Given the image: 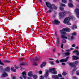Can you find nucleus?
Returning <instances> with one entry per match:
<instances>
[{"label": "nucleus", "instance_id": "nucleus-35", "mask_svg": "<svg viewBox=\"0 0 79 79\" xmlns=\"http://www.w3.org/2000/svg\"><path fill=\"white\" fill-rule=\"evenodd\" d=\"M14 67L16 68V69H18V68H19V67H17L16 65H14Z\"/></svg>", "mask_w": 79, "mask_h": 79}, {"label": "nucleus", "instance_id": "nucleus-61", "mask_svg": "<svg viewBox=\"0 0 79 79\" xmlns=\"http://www.w3.org/2000/svg\"><path fill=\"white\" fill-rule=\"evenodd\" d=\"M24 64H21V66H22V65H24Z\"/></svg>", "mask_w": 79, "mask_h": 79}, {"label": "nucleus", "instance_id": "nucleus-16", "mask_svg": "<svg viewBox=\"0 0 79 79\" xmlns=\"http://www.w3.org/2000/svg\"><path fill=\"white\" fill-rule=\"evenodd\" d=\"M63 54L64 55H66V56H68V55H70V53L69 52L64 53Z\"/></svg>", "mask_w": 79, "mask_h": 79}, {"label": "nucleus", "instance_id": "nucleus-33", "mask_svg": "<svg viewBox=\"0 0 79 79\" xmlns=\"http://www.w3.org/2000/svg\"><path fill=\"white\" fill-rule=\"evenodd\" d=\"M64 9L63 8V7H60V10L63 11V10Z\"/></svg>", "mask_w": 79, "mask_h": 79}, {"label": "nucleus", "instance_id": "nucleus-38", "mask_svg": "<svg viewBox=\"0 0 79 79\" xmlns=\"http://www.w3.org/2000/svg\"><path fill=\"white\" fill-rule=\"evenodd\" d=\"M3 68L2 66H0V70H2V69H3Z\"/></svg>", "mask_w": 79, "mask_h": 79}, {"label": "nucleus", "instance_id": "nucleus-9", "mask_svg": "<svg viewBox=\"0 0 79 79\" xmlns=\"http://www.w3.org/2000/svg\"><path fill=\"white\" fill-rule=\"evenodd\" d=\"M77 34V33H76V32H74L73 33H72V36L71 37V39L72 40H73L74 39L73 36H75V35H76Z\"/></svg>", "mask_w": 79, "mask_h": 79}, {"label": "nucleus", "instance_id": "nucleus-8", "mask_svg": "<svg viewBox=\"0 0 79 79\" xmlns=\"http://www.w3.org/2000/svg\"><path fill=\"white\" fill-rule=\"evenodd\" d=\"M68 13V12L65 11L64 12H63L60 14V16L61 17H64L66 15V14Z\"/></svg>", "mask_w": 79, "mask_h": 79}, {"label": "nucleus", "instance_id": "nucleus-48", "mask_svg": "<svg viewBox=\"0 0 79 79\" xmlns=\"http://www.w3.org/2000/svg\"><path fill=\"white\" fill-rule=\"evenodd\" d=\"M48 12H49V13H51V12H52V10L50 9L48 11Z\"/></svg>", "mask_w": 79, "mask_h": 79}, {"label": "nucleus", "instance_id": "nucleus-34", "mask_svg": "<svg viewBox=\"0 0 79 79\" xmlns=\"http://www.w3.org/2000/svg\"><path fill=\"white\" fill-rule=\"evenodd\" d=\"M76 74L77 75H78V76H79V70L77 71Z\"/></svg>", "mask_w": 79, "mask_h": 79}, {"label": "nucleus", "instance_id": "nucleus-32", "mask_svg": "<svg viewBox=\"0 0 79 79\" xmlns=\"http://www.w3.org/2000/svg\"><path fill=\"white\" fill-rule=\"evenodd\" d=\"M60 6H66V5H65V4H61L60 5Z\"/></svg>", "mask_w": 79, "mask_h": 79}, {"label": "nucleus", "instance_id": "nucleus-39", "mask_svg": "<svg viewBox=\"0 0 79 79\" xmlns=\"http://www.w3.org/2000/svg\"><path fill=\"white\" fill-rule=\"evenodd\" d=\"M0 64H1L2 65H3V63H2V61H1V60H0Z\"/></svg>", "mask_w": 79, "mask_h": 79}, {"label": "nucleus", "instance_id": "nucleus-50", "mask_svg": "<svg viewBox=\"0 0 79 79\" xmlns=\"http://www.w3.org/2000/svg\"><path fill=\"white\" fill-rule=\"evenodd\" d=\"M14 68V67H11V70H12V71H13V70L14 69H13Z\"/></svg>", "mask_w": 79, "mask_h": 79}, {"label": "nucleus", "instance_id": "nucleus-23", "mask_svg": "<svg viewBox=\"0 0 79 79\" xmlns=\"http://www.w3.org/2000/svg\"><path fill=\"white\" fill-rule=\"evenodd\" d=\"M48 76V73L47 72H46V73L44 75V77H47Z\"/></svg>", "mask_w": 79, "mask_h": 79}, {"label": "nucleus", "instance_id": "nucleus-60", "mask_svg": "<svg viewBox=\"0 0 79 79\" xmlns=\"http://www.w3.org/2000/svg\"><path fill=\"white\" fill-rule=\"evenodd\" d=\"M28 79H32L31 77H28Z\"/></svg>", "mask_w": 79, "mask_h": 79}, {"label": "nucleus", "instance_id": "nucleus-44", "mask_svg": "<svg viewBox=\"0 0 79 79\" xmlns=\"http://www.w3.org/2000/svg\"><path fill=\"white\" fill-rule=\"evenodd\" d=\"M58 77H62L61 75V74H58Z\"/></svg>", "mask_w": 79, "mask_h": 79}, {"label": "nucleus", "instance_id": "nucleus-46", "mask_svg": "<svg viewBox=\"0 0 79 79\" xmlns=\"http://www.w3.org/2000/svg\"><path fill=\"white\" fill-rule=\"evenodd\" d=\"M12 71H13V72H16V69H13L12 70Z\"/></svg>", "mask_w": 79, "mask_h": 79}, {"label": "nucleus", "instance_id": "nucleus-41", "mask_svg": "<svg viewBox=\"0 0 79 79\" xmlns=\"http://www.w3.org/2000/svg\"><path fill=\"white\" fill-rule=\"evenodd\" d=\"M56 63H60V61L58 60H56Z\"/></svg>", "mask_w": 79, "mask_h": 79}, {"label": "nucleus", "instance_id": "nucleus-62", "mask_svg": "<svg viewBox=\"0 0 79 79\" xmlns=\"http://www.w3.org/2000/svg\"><path fill=\"white\" fill-rule=\"evenodd\" d=\"M69 1L70 2H72V1L71 0H69Z\"/></svg>", "mask_w": 79, "mask_h": 79}, {"label": "nucleus", "instance_id": "nucleus-59", "mask_svg": "<svg viewBox=\"0 0 79 79\" xmlns=\"http://www.w3.org/2000/svg\"><path fill=\"white\" fill-rule=\"evenodd\" d=\"M53 52H55V49H53Z\"/></svg>", "mask_w": 79, "mask_h": 79}, {"label": "nucleus", "instance_id": "nucleus-42", "mask_svg": "<svg viewBox=\"0 0 79 79\" xmlns=\"http://www.w3.org/2000/svg\"><path fill=\"white\" fill-rule=\"evenodd\" d=\"M61 48H63V44H61Z\"/></svg>", "mask_w": 79, "mask_h": 79}, {"label": "nucleus", "instance_id": "nucleus-20", "mask_svg": "<svg viewBox=\"0 0 79 79\" xmlns=\"http://www.w3.org/2000/svg\"><path fill=\"white\" fill-rule=\"evenodd\" d=\"M33 79H37V76L36 75H32Z\"/></svg>", "mask_w": 79, "mask_h": 79}, {"label": "nucleus", "instance_id": "nucleus-28", "mask_svg": "<svg viewBox=\"0 0 79 79\" xmlns=\"http://www.w3.org/2000/svg\"><path fill=\"white\" fill-rule=\"evenodd\" d=\"M62 2L64 3H66L67 2L66 0H62Z\"/></svg>", "mask_w": 79, "mask_h": 79}, {"label": "nucleus", "instance_id": "nucleus-1", "mask_svg": "<svg viewBox=\"0 0 79 79\" xmlns=\"http://www.w3.org/2000/svg\"><path fill=\"white\" fill-rule=\"evenodd\" d=\"M46 5L48 8H50L52 10H56L58 8L57 6L55 5V4L51 5V4L48 2H46Z\"/></svg>", "mask_w": 79, "mask_h": 79}, {"label": "nucleus", "instance_id": "nucleus-2", "mask_svg": "<svg viewBox=\"0 0 79 79\" xmlns=\"http://www.w3.org/2000/svg\"><path fill=\"white\" fill-rule=\"evenodd\" d=\"M73 17L72 16H71L69 17H66L64 19L63 23H64V24H67V25H70L71 24L69 21L70 19H73Z\"/></svg>", "mask_w": 79, "mask_h": 79}, {"label": "nucleus", "instance_id": "nucleus-30", "mask_svg": "<svg viewBox=\"0 0 79 79\" xmlns=\"http://www.w3.org/2000/svg\"><path fill=\"white\" fill-rule=\"evenodd\" d=\"M50 63V64H54V61H51V62H49Z\"/></svg>", "mask_w": 79, "mask_h": 79}, {"label": "nucleus", "instance_id": "nucleus-36", "mask_svg": "<svg viewBox=\"0 0 79 79\" xmlns=\"http://www.w3.org/2000/svg\"><path fill=\"white\" fill-rule=\"evenodd\" d=\"M40 79H44V77L42 76H41L40 77Z\"/></svg>", "mask_w": 79, "mask_h": 79}, {"label": "nucleus", "instance_id": "nucleus-29", "mask_svg": "<svg viewBox=\"0 0 79 79\" xmlns=\"http://www.w3.org/2000/svg\"><path fill=\"white\" fill-rule=\"evenodd\" d=\"M4 61L6 63H10V61L8 60H4Z\"/></svg>", "mask_w": 79, "mask_h": 79}, {"label": "nucleus", "instance_id": "nucleus-31", "mask_svg": "<svg viewBox=\"0 0 79 79\" xmlns=\"http://www.w3.org/2000/svg\"><path fill=\"white\" fill-rule=\"evenodd\" d=\"M74 63L75 64H77L79 63V62L78 61H75L74 62Z\"/></svg>", "mask_w": 79, "mask_h": 79}, {"label": "nucleus", "instance_id": "nucleus-43", "mask_svg": "<svg viewBox=\"0 0 79 79\" xmlns=\"http://www.w3.org/2000/svg\"><path fill=\"white\" fill-rule=\"evenodd\" d=\"M33 65H34V66H37V64L35 63H33Z\"/></svg>", "mask_w": 79, "mask_h": 79}, {"label": "nucleus", "instance_id": "nucleus-64", "mask_svg": "<svg viewBox=\"0 0 79 79\" xmlns=\"http://www.w3.org/2000/svg\"><path fill=\"white\" fill-rule=\"evenodd\" d=\"M45 10H47V8H45Z\"/></svg>", "mask_w": 79, "mask_h": 79}, {"label": "nucleus", "instance_id": "nucleus-26", "mask_svg": "<svg viewBox=\"0 0 79 79\" xmlns=\"http://www.w3.org/2000/svg\"><path fill=\"white\" fill-rule=\"evenodd\" d=\"M75 28V29H76L77 28V27L75 26V25H73V27H72V29H74Z\"/></svg>", "mask_w": 79, "mask_h": 79}, {"label": "nucleus", "instance_id": "nucleus-52", "mask_svg": "<svg viewBox=\"0 0 79 79\" xmlns=\"http://www.w3.org/2000/svg\"><path fill=\"white\" fill-rule=\"evenodd\" d=\"M66 52H70V50L68 49V50H66Z\"/></svg>", "mask_w": 79, "mask_h": 79}, {"label": "nucleus", "instance_id": "nucleus-37", "mask_svg": "<svg viewBox=\"0 0 79 79\" xmlns=\"http://www.w3.org/2000/svg\"><path fill=\"white\" fill-rule=\"evenodd\" d=\"M39 73L40 74H42V72L41 71H39Z\"/></svg>", "mask_w": 79, "mask_h": 79}, {"label": "nucleus", "instance_id": "nucleus-6", "mask_svg": "<svg viewBox=\"0 0 79 79\" xmlns=\"http://www.w3.org/2000/svg\"><path fill=\"white\" fill-rule=\"evenodd\" d=\"M68 58H69V57H67V58L65 59H64L60 60V61L61 63H63V62H66L68 60Z\"/></svg>", "mask_w": 79, "mask_h": 79}, {"label": "nucleus", "instance_id": "nucleus-24", "mask_svg": "<svg viewBox=\"0 0 79 79\" xmlns=\"http://www.w3.org/2000/svg\"><path fill=\"white\" fill-rule=\"evenodd\" d=\"M66 74H67V73H66V72H64L62 73V75H63V76H66Z\"/></svg>", "mask_w": 79, "mask_h": 79}, {"label": "nucleus", "instance_id": "nucleus-51", "mask_svg": "<svg viewBox=\"0 0 79 79\" xmlns=\"http://www.w3.org/2000/svg\"><path fill=\"white\" fill-rule=\"evenodd\" d=\"M73 49H74V48H70V50H73Z\"/></svg>", "mask_w": 79, "mask_h": 79}, {"label": "nucleus", "instance_id": "nucleus-21", "mask_svg": "<svg viewBox=\"0 0 79 79\" xmlns=\"http://www.w3.org/2000/svg\"><path fill=\"white\" fill-rule=\"evenodd\" d=\"M5 70L6 71H10V68L7 67L5 69Z\"/></svg>", "mask_w": 79, "mask_h": 79}, {"label": "nucleus", "instance_id": "nucleus-53", "mask_svg": "<svg viewBox=\"0 0 79 79\" xmlns=\"http://www.w3.org/2000/svg\"><path fill=\"white\" fill-rule=\"evenodd\" d=\"M56 1H57V0H53L54 2H56Z\"/></svg>", "mask_w": 79, "mask_h": 79}, {"label": "nucleus", "instance_id": "nucleus-13", "mask_svg": "<svg viewBox=\"0 0 79 79\" xmlns=\"http://www.w3.org/2000/svg\"><path fill=\"white\" fill-rule=\"evenodd\" d=\"M46 64V62H44L42 63V64H41L40 65V68H42L44 66H45Z\"/></svg>", "mask_w": 79, "mask_h": 79}, {"label": "nucleus", "instance_id": "nucleus-15", "mask_svg": "<svg viewBox=\"0 0 79 79\" xmlns=\"http://www.w3.org/2000/svg\"><path fill=\"white\" fill-rule=\"evenodd\" d=\"M28 75L29 76H30V77H32V76L33 75H32V72L31 71H30L28 73Z\"/></svg>", "mask_w": 79, "mask_h": 79}, {"label": "nucleus", "instance_id": "nucleus-49", "mask_svg": "<svg viewBox=\"0 0 79 79\" xmlns=\"http://www.w3.org/2000/svg\"><path fill=\"white\" fill-rule=\"evenodd\" d=\"M35 60H39V59H38L37 57H35Z\"/></svg>", "mask_w": 79, "mask_h": 79}, {"label": "nucleus", "instance_id": "nucleus-45", "mask_svg": "<svg viewBox=\"0 0 79 79\" xmlns=\"http://www.w3.org/2000/svg\"><path fill=\"white\" fill-rule=\"evenodd\" d=\"M75 46H76V45L74 44L72 45V47H75Z\"/></svg>", "mask_w": 79, "mask_h": 79}, {"label": "nucleus", "instance_id": "nucleus-11", "mask_svg": "<svg viewBox=\"0 0 79 79\" xmlns=\"http://www.w3.org/2000/svg\"><path fill=\"white\" fill-rule=\"evenodd\" d=\"M60 22L57 20L55 19L54 22H53V23L55 24H58V23H60Z\"/></svg>", "mask_w": 79, "mask_h": 79}, {"label": "nucleus", "instance_id": "nucleus-22", "mask_svg": "<svg viewBox=\"0 0 79 79\" xmlns=\"http://www.w3.org/2000/svg\"><path fill=\"white\" fill-rule=\"evenodd\" d=\"M61 37L63 39H68V38H67V37H66V36H65L63 35H61Z\"/></svg>", "mask_w": 79, "mask_h": 79}, {"label": "nucleus", "instance_id": "nucleus-56", "mask_svg": "<svg viewBox=\"0 0 79 79\" xmlns=\"http://www.w3.org/2000/svg\"><path fill=\"white\" fill-rule=\"evenodd\" d=\"M49 60H53V59H51V58H49Z\"/></svg>", "mask_w": 79, "mask_h": 79}, {"label": "nucleus", "instance_id": "nucleus-47", "mask_svg": "<svg viewBox=\"0 0 79 79\" xmlns=\"http://www.w3.org/2000/svg\"><path fill=\"white\" fill-rule=\"evenodd\" d=\"M73 79H77V77H73Z\"/></svg>", "mask_w": 79, "mask_h": 79}, {"label": "nucleus", "instance_id": "nucleus-14", "mask_svg": "<svg viewBox=\"0 0 79 79\" xmlns=\"http://www.w3.org/2000/svg\"><path fill=\"white\" fill-rule=\"evenodd\" d=\"M52 77L53 79H59V78L58 77V75H53L52 76Z\"/></svg>", "mask_w": 79, "mask_h": 79}, {"label": "nucleus", "instance_id": "nucleus-18", "mask_svg": "<svg viewBox=\"0 0 79 79\" xmlns=\"http://www.w3.org/2000/svg\"><path fill=\"white\" fill-rule=\"evenodd\" d=\"M73 53H76L77 55H79V51H73Z\"/></svg>", "mask_w": 79, "mask_h": 79}, {"label": "nucleus", "instance_id": "nucleus-12", "mask_svg": "<svg viewBox=\"0 0 79 79\" xmlns=\"http://www.w3.org/2000/svg\"><path fill=\"white\" fill-rule=\"evenodd\" d=\"M79 59V57L77 56H73L72 60H78Z\"/></svg>", "mask_w": 79, "mask_h": 79}, {"label": "nucleus", "instance_id": "nucleus-40", "mask_svg": "<svg viewBox=\"0 0 79 79\" xmlns=\"http://www.w3.org/2000/svg\"><path fill=\"white\" fill-rule=\"evenodd\" d=\"M76 69H77L76 68H75V69L72 71V73L73 72H74L75 71H76Z\"/></svg>", "mask_w": 79, "mask_h": 79}, {"label": "nucleus", "instance_id": "nucleus-5", "mask_svg": "<svg viewBox=\"0 0 79 79\" xmlns=\"http://www.w3.org/2000/svg\"><path fill=\"white\" fill-rule=\"evenodd\" d=\"M56 37L57 38V40L56 42V44L57 45V47L59 46V44L60 42V40H59V38L58 37V35L56 34Z\"/></svg>", "mask_w": 79, "mask_h": 79}, {"label": "nucleus", "instance_id": "nucleus-3", "mask_svg": "<svg viewBox=\"0 0 79 79\" xmlns=\"http://www.w3.org/2000/svg\"><path fill=\"white\" fill-rule=\"evenodd\" d=\"M71 31V29L69 28H63L62 30L60 31V32L62 34H66V33L64 32H69Z\"/></svg>", "mask_w": 79, "mask_h": 79}, {"label": "nucleus", "instance_id": "nucleus-17", "mask_svg": "<svg viewBox=\"0 0 79 79\" xmlns=\"http://www.w3.org/2000/svg\"><path fill=\"white\" fill-rule=\"evenodd\" d=\"M8 76V74L4 72L2 74V77H6Z\"/></svg>", "mask_w": 79, "mask_h": 79}, {"label": "nucleus", "instance_id": "nucleus-57", "mask_svg": "<svg viewBox=\"0 0 79 79\" xmlns=\"http://www.w3.org/2000/svg\"><path fill=\"white\" fill-rule=\"evenodd\" d=\"M31 61H32V60H34V59L32 58H31Z\"/></svg>", "mask_w": 79, "mask_h": 79}, {"label": "nucleus", "instance_id": "nucleus-19", "mask_svg": "<svg viewBox=\"0 0 79 79\" xmlns=\"http://www.w3.org/2000/svg\"><path fill=\"white\" fill-rule=\"evenodd\" d=\"M66 42V40L64 39L63 40H61V44H65Z\"/></svg>", "mask_w": 79, "mask_h": 79}, {"label": "nucleus", "instance_id": "nucleus-27", "mask_svg": "<svg viewBox=\"0 0 79 79\" xmlns=\"http://www.w3.org/2000/svg\"><path fill=\"white\" fill-rule=\"evenodd\" d=\"M69 7H73V5L72 4L69 3Z\"/></svg>", "mask_w": 79, "mask_h": 79}, {"label": "nucleus", "instance_id": "nucleus-7", "mask_svg": "<svg viewBox=\"0 0 79 79\" xmlns=\"http://www.w3.org/2000/svg\"><path fill=\"white\" fill-rule=\"evenodd\" d=\"M75 12L76 13V15L77 18H79V9H76L75 10Z\"/></svg>", "mask_w": 79, "mask_h": 79}, {"label": "nucleus", "instance_id": "nucleus-4", "mask_svg": "<svg viewBox=\"0 0 79 79\" xmlns=\"http://www.w3.org/2000/svg\"><path fill=\"white\" fill-rule=\"evenodd\" d=\"M49 71L54 74H57V71L55 70V68H53L52 69H49Z\"/></svg>", "mask_w": 79, "mask_h": 79}, {"label": "nucleus", "instance_id": "nucleus-25", "mask_svg": "<svg viewBox=\"0 0 79 79\" xmlns=\"http://www.w3.org/2000/svg\"><path fill=\"white\" fill-rule=\"evenodd\" d=\"M69 66H73V63H70V62L69 63Z\"/></svg>", "mask_w": 79, "mask_h": 79}, {"label": "nucleus", "instance_id": "nucleus-63", "mask_svg": "<svg viewBox=\"0 0 79 79\" xmlns=\"http://www.w3.org/2000/svg\"><path fill=\"white\" fill-rule=\"evenodd\" d=\"M77 2H79V0H76Z\"/></svg>", "mask_w": 79, "mask_h": 79}, {"label": "nucleus", "instance_id": "nucleus-58", "mask_svg": "<svg viewBox=\"0 0 79 79\" xmlns=\"http://www.w3.org/2000/svg\"><path fill=\"white\" fill-rule=\"evenodd\" d=\"M75 48H76V49H78V47H76Z\"/></svg>", "mask_w": 79, "mask_h": 79}, {"label": "nucleus", "instance_id": "nucleus-55", "mask_svg": "<svg viewBox=\"0 0 79 79\" xmlns=\"http://www.w3.org/2000/svg\"><path fill=\"white\" fill-rule=\"evenodd\" d=\"M39 0V2H40V3H42V1H41V0Z\"/></svg>", "mask_w": 79, "mask_h": 79}, {"label": "nucleus", "instance_id": "nucleus-54", "mask_svg": "<svg viewBox=\"0 0 79 79\" xmlns=\"http://www.w3.org/2000/svg\"><path fill=\"white\" fill-rule=\"evenodd\" d=\"M62 65H65L66 64L65 63H62Z\"/></svg>", "mask_w": 79, "mask_h": 79}, {"label": "nucleus", "instance_id": "nucleus-10", "mask_svg": "<svg viewBox=\"0 0 79 79\" xmlns=\"http://www.w3.org/2000/svg\"><path fill=\"white\" fill-rule=\"evenodd\" d=\"M22 76L24 79H26V72H23L22 73Z\"/></svg>", "mask_w": 79, "mask_h": 79}]
</instances>
